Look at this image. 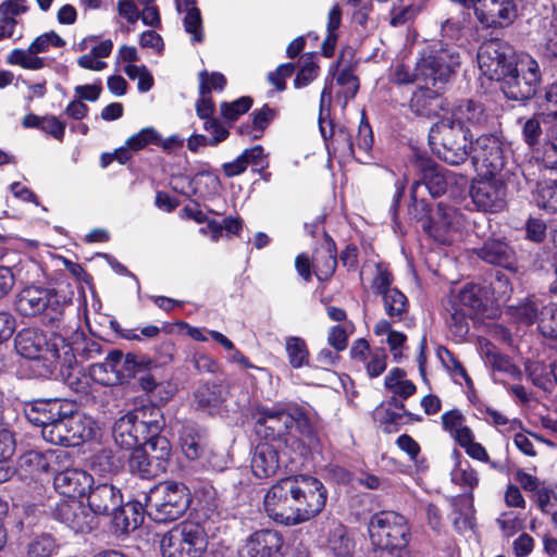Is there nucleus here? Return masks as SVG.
<instances>
[{"mask_svg": "<svg viewBox=\"0 0 557 557\" xmlns=\"http://www.w3.org/2000/svg\"><path fill=\"white\" fill-rule=\"evenodd\" d=\"M327 549L333 557H350L352 555L354 543L344 525L337 523L330 531Z\"/></svg>", "mask_w": 557, "mask_h": 557, "instance_id": "obj_38", "label": "nucleus"}, {"mask_svg": "<svg viewBox=\"0 0 557 557\" xmlns=\"http://www.w3.org/2000/svg\"><path fill=\"white\" fill-rule=\"evenodd\" d=\"M536 205L549 213L557 212V183L545 181L537 184L534 196Z\"/></svg>", "mask_w": 557, "mask_h": 557, "instance_id": "obj_48", "label": "nucleus"}, {"mask_svg": "<svg viewBox=\"0 0 557 557\" xmlns=\"http://www.w3.org/2000/svg\"><path fill=\"white\" fill-rule=\"evenodd\" d=\"M207 547L208 536L205 528L193 521L175 524L160 540L162 557H201Z\"/></svg>", "mask_w": 557, "mask_h": 557, "instance_id": "obj_8", "label": "nucleus"}, {"mask_svg": "<svg viewBox=\"0 0 557 557\" xmlns=\"http://www.w3.org/2000/svg\"><path fill=\"white\" fill-rule=\"evenodd\" d=\"M479 351L484 359L485 364L494 372L504 373L511 377L519 375L518 368L509 360L508 357L498 352L497 348L487 339H479Z\"/></svg>", "mask_w": 557, "mask_h": 557, "instance_id": "obj_34", "label": "nucleus"}, {"mask_svg": "<svg viewBox=\"0 0 557 557\" xmlns=\"http://www.w3.org/2000/svg\"><path fill=\"white\" fill-rule=\"evenodd\" d=\"M471 153L479 176L506 177L510 149L500 138L493 135L479 137Z\"/></svg>", "mask_w": 557, "mask_h": 557, "instance_id": "obj_14", "label": "nucleus"}, {"mask_svg": "<svg viewBox=\"0 0 557 557\" xmlns=\"http://www.w3.org/2000/svg\"><path fill=\"white\" fill-rule=\"evenodd\" d=\"M159 140V134L153 127H146L134 134L126 140V146L132 151H138L147 147L149 144Z\"/></svg>", "mask_w": 557, "mask_h": 557, "instance_id": "obj_56", "label": "nucleus"}, {"mask_svg": "<svg viewBox=\"0 0 557 557\" xmlns=\"http://www.w3.org/2000/svg\"><path fill=\"white\" fill-rule=\"evenodd\" d=\"M289 476L278 480L263 497L265 513L273 521L284 525H296L295 507Z\"/></svg>", "mask_w": 557, "mask_h": 557, "instance_id": "obj_19", "label": "nucleus"}, {"mask_svg": "<svg viewBox=\"0 0 557 557\" xmlns=\"http://www.w3.org/2000/svg\"><path fill=\"white\" fill-rule=\"evenodd\" d=\"M184 27L191 35L193 41L201 42L203 40L202 21L200 11L197 8H190L186 11Z\"/></svg>", "mask_w": 557, "mask_h": 557, "instance_id": "obj_55", "label": "nucleus"}, {"mask_svg": "<svg viewBox=\"0 0 557 557\" xmlns=\"http://www.w3.org/2000/svg\"><path fill=\"white\" fill-rule=\"evenodd\" d=\"M139 366L134 354L111 350L102 362L89 367V376L103 386H115L134 377Z\"/></svg>", "mask_w": 557, "mask_h": 557, "instance_id": "obj_16", "label": "nucleus"}, {"mask_svg": "<svg viewBox=\"0 0 557 557\" xmlns=\"http://www.w3.org/2000/svg\"><path fill=\"white\" fill-rule=\"evenodd\" d=\"M539 330L545 337H557V305L542 306Z\"/></svg>", "mask_w": 557, "mask_h": 557, "instance_id": "obj_50", "label": "nucleus"}, {"mask_svg": "<svg viewBox=\"0 0 557 557\" xmlns=\"http://www.w3.org/2000/svg\"><path fill=\"white\" fill-rule=\"evenodd\" d=\"M16 351L28 359L42 362L44 374H52L57 368H71L75 360V355L67 341L58 334H52L49 338L38 329H24L15 337Z\"/></svg>", "mask_w": 557, "mask_h": 557, "instance_id": "obj_3", "label": "nucleus"}, {"mask_svg": "<svg viewBox=\"0 0 557 557\" xmlns=\"http://www.w3.org/2000/svg\"><path fill=\"white\" fill-rule=\"evenodd\" d=\"M66 401L59 398L35 400L26 406L25 416L32 424L44 430L47 425H51L60 414H64L62 409Z\"/></svg>", "mask_w": 557, "mask_h": 557, "instance_id": "obj_28", "label": "nucleus"}, {"mask_svg": "<svg viewBox=\"0 0 557 557\" xmlns=\"http://www.w3.org/2000/svg\"><path fill=\"white\" fill-rule=\"evenodd\" d=\"M542 74L537 61L521 54L502 82L504 95L511 100L524 101L535 96Z\"/></svg>", "mask_w": 557, "mask_h": 557, "instance_id": "obj_12", "label": "nucleus"}, {"mask_svg": "<svg viewBox=\"0 0 557 557\" xmlns=\"http://www.w3.org/2000/svg\"><path fill=\"white\" fill-rule=\"evenodd\" d=\"M539 114L546 117H557V83L549 85L544 95L537 98Z\"/></svg>", "mask_w": 557, "mask_h": 557, "instance_id": "obj_52", "label": "nucleus"}, {"mask_svg": "<svg viewBox=\"0 0 557 557\" xmlns=\"http://www.w3.org/2000/svg\"><path fill=\"white\" fill-rule=\"evenodd\" d=\"M460 65V55L455 47L432 49L416 64L414 71L404 63H396L391 79L398 85L418 83L436 86L446 84Z\"/></svg>", "mask_w": 557, "mask_h": 557, "instance_id": "obj_2", "label": "nucleus"}, {"mask_svg": "<svg viewBox=\"0 0 557 557\" xmlns=\"http://www.w3.org/2000/svg\"><path fill=\"white\" fill-rule=\"evenodd\" d=\"M66 458L67 453L60 449L28 450L18 458L17 471L21 476L37 479L44 473L58 471L60 461Z\"/></svg>", "mask_w": 557, "mask_h": 557, "instance_id": "obj_22", "label": "nucleus"}, {"mask_svg": "<svg viewBox=\"0 0 557 557\" xmlns=\"http://www.w3.org/2000/svg\"><path fill=\"white\" fill-rule=\"evenodd\" d=\"M536 158L547 169H557V123L546 133L541 149L536 152Z\"/></svg>", "mask_w": 557, "mask_h": 557, "instance_id": "obj_46", "label": "nucleus"}, {"mask_svg": "<svg viewBox=\"0 0 557 557\" xmlns=\"http://www.w3.org/2000/svg\"><path fill=\"white\" fill-rule=\"evenodd\" d=\"M145 512L147 507L145 508L140 502H127L114 511L112 523L116 531L128 533L141 524Z\"/></svg>", "mask_w": 557, "mask_h": 557, "instance_id": "obj_33", "label": "nucleus"}, {"mask_svg": "<svg viewBox=\"0 0 557 557\" xmlns=\"http://www.w3.org/2000/svg\"><path fill=\"white\" fill-rule=\"evenodd\" d=\"M471 9L484 27H507L518 17L517 0H474Z\"/></svg>", "mask_w": 557, "mask_h": 557, "instance_id": "obj_21", "label": "nucleus"}, {"mask_svg": "<svg viewBox=\"0 0 557 557\" xmlns=\"http://www.w3.org/2000/svg\"><path fill=\"white\" fill-rule=\"evenodd\" d=\"M540 116L541 115L537 113V115L528 119L522 126L523 139L530 147H533L539 143L540 135L542 134Z\"/></svg>", "mask_w": 557, "mask_h": 557, "instance_id": "obj_61", "label": "nucleus"}, {"mask_svg": "<svg viewBox=\"0 0 557 557\" xmlns=\"http://www.w3.org/2000/svg\"><path fill=\"white\" fill-rule=\"evenodd\" d=\"M442 117L453 120L456 126L462 125L468 128L469 125L482 124L485 121V113L480 102L461 100L454 104L449 111H445Z\"/></svg>", "mask_w": 557, "mask_h": 557, "instance_id": "obj_30", "label": "nucleus"}, {"mask_svg": "<svg viewBox=\"0 0 557 557\" xmlns=\"http://www.w3.org/2000/svg\"><path fill=\"white\" fill-rule=\"evenodd\" d=\"M164 425L159 407L143 406L120 417L112 426V436L117 446L129 450L141 445L148 434L160 433Z\"/></svg>", "mask_w": 557, "mask_h": 557, "instance_id": "obj_5", "label": "nucleus"}, {"mask_svg": "<svg viewBox=\"0 0 557 557\" xmlns=\"http://www.w3.org/2000/svg\"><path fill=\"white\" fill-rule=\"evenodd\" d=\"M144 445H141L149 455L158 462L159 466H162V469L165 471L166 462L171 456V445L169 440L165 436L160 435V433L148 434L147 440L143 441Z\"/></svg>", "mask_w": 557, "mask_h": 557, "instance_id": "obj_43", "label": "nucleus"}, {"mask_svg": "<svg viewBox=\"0 0 557 557\" xmlns=\"http://www.w3.org/2000/svg\"><path fill=\"white\" fill-rule=\"evenodd\" d=\"M385 313L393 320H401L407 312V297L397 288L382 295Z\"/></svg>", "mask_w": 557, "mask_h": 557, "instance_id": "obj_47", "label": "nucleus"}, {"mask_svg": "<svg viewBox=\"0 0 557 557\" xmlns=\"http://www.w3.org/2000/svg\"><path fill=\"white\" fill-rule=\"evenodd\" d=\"M87 491V505L94 516H112L123 504L121 490L112 483L94 482Z\"/></svg>", "mask_w": 557, "mask_h": 557, "instance_id": "obj_24", "label": "nucleus"}, {"mask_svg": "<svg viewBox=\"0 0 557 557\" xmlns=\"http://www.w3.org/2000/svg\"><path fill=\"white\" fill-rule=\"evenodd\" d=\"M506 177L479 176L471 186V198L479 210L498 212L506 206Z\"/></svg>", "mask_w": 557, "mask_h": 557, "instance_id": "obj_20", "label": "nucleus"}, {"mask_svg": "<svg viewBox=\"0 0 557 557\" xmlns=\"http://www.w3.org/2000/svg\"><path fill=\"white\" fill-rule=\"evenodd\" d=\"M256 432L270 442L292 447L312 448L318 444L314 425L305 408L297 405L259 407L253 413ZM280 444L263 442L256 446L251 471L259 479H267L280 468Z\"/></svg>", "mask_w": 557, "mask_h": 557, "instance_id": "obj_1", "label": "nucleus"}, {"mask_svg": "<svg viewBox=\"0 0 557 557\" xmlns=\"http://www.w3.org/2000/svg\"><path fill=\"white\" fill-rule=\"evenodd\" d=\"M385 387L395 396L406 399L416 393V385L406 377V372L399 368L389 371L385 376Z\"/></svg>", "mask_w": 557, "mask_h": 557, "instance_id": "obj_41", "label": "nucleus"}, {"mask_svg": "<svg viewBox=\"0 0 557 557\" xmlns=\"http://www.w3.org/2000/svg\"><path fill=\"white\" fill-rule=\"evenodd\" d=\"M203 128L208 132L211 137L209 138V145L215 146L223 141L228 136V131L216 119L210 117L205 121Z\"/></svg>", "mask_w": 557, "mask_h": 557, "instance_id": "obj_63", "label": "nucleus"}, {"mask_svg": "<svg viewBox=\"0 0 557 557\" xmlns=\"http://www.w3.org/2000/svg\"><path fill=\"white\" fill-rule=\"evenodd\" d=\"M196 112L201 120H208L212 117L214 113V103L211 95L207 94V87L202 82V86H199V98L196 102Z\"/></svg>", "mask_w": 557, "mask_h": 557, "instance_id": "obj_60", "label": "nucleus"}, {"mask_svg": "<svg viewBox=\"0 0 557 557\" xmlns=\"http://www.w3.org/2000/svg\"><path fill=\"white\" fill-rule=\"evenodd\" d=\"M70 301L69 297L53 288L30 285L17 294L15 308L22 315L41 314L49 322H55L63 315Z\"/></svg>", "mask_w": 557, "mask_h": 557, "instance_id": "obj_10", "label": "nucleus"}, {"mask_svg": "<svg viewBox=\"0 0 557 557\" xmlns=\"http://www.w3.org/2000/svg\"><path fill=\"white\" fill-rule=\"evenodd\" d=\"M54 516L76 533L89 532L96 523L95 516L75 498L58 504Z\"/></svg>", "mask_w": 557, "mask_h": 557, "instance_id": "obj_25", "label": "nucleus"}, {"mask_svg": "<svg viewBox=\"0 0 557 557\" xmlns=\"http://www.w3.org/2000/svg\"><path fill=\"white\" fill-rule=\"evenodd\" d=\"M456 300L460 307L475 311L487 300V290L478 284H466L458 292Z\"/></svg>", "mask_w": 557, "mask_h": 557, "instance_id": "obj_44", "label": "nucleus"}, {"mask_svg": "<svg viewBox=\"0 0 557 557\" xmlns=\"http://www.w3.org/2000/svg\"><path fill=\"white\" fill-rule=\"evenodd\" d=\"M295 65L293 63L281 64L274 72L268 74V81L278 91H283L286 87L285 79L293 74Z\"/></svg>", "mask_w": 557, "mask_h": 557, "instance_id": "obj_64", "label": "nucleus"}, {"mask_svg": "<svg viewBox=\"0 0 557 557\" xmlns=\"http://www.w3.org/2000/svg\"><path fill=\"white\" fill-rule=\"evenodd\" d=\"M476 58L481 74L491 81L503 82L515 64L510 48L499 39L484 41L479 48Z\"/></svg>", "mask_w": 557, "mask_h": 557, "instance_id": "obj_17", "label": "nucleus"}, {"mask_svg": "<svg viewBox=\"0 0 557 557\" xmlns=\"http://www.w3.org/2000/svg\"><path fill=\"white\" fill-rule=\"evenodd\" d=\"M239 557H284V539L275 530L264 529L251 533L238 550Z\"/></svg>", "mask_w": 557, "mask_h": 557, "instance_id": "obj_23", "label": "nucleus"}, {"mask_svg": "<svg viewBox=\"0 0 557 557\" xmlns=\"http://www.w3.org/2000/svg\"><path fill=\"white\" fill-rule=\"evenodd\" d=\"M145 512L147 507L145 508L140 502H127L114 511L112 523L116 531L128 533L141 524Z\"/></svg>", "mask_w": 557, "mask_h": 557, "instance_id": "obj_32", "label": "nucleus"}, {"mask_svg": "<svg viewBox=\"0 0 557 557\" xmlns=\"http://www.w3.org/2000/svg\"><path fill=\"white\" fill-rule=\"evenodd\" d=\"M28 11L27 0H4L0 3V22L11 23L15 29L20 16Z\"/></svg>", "mask_w": 557, "mask_h": 557, "instance_id": "obj_51", "label": "nucleus"}, {"mask_svg": "<svg viewBox=\"0 0 557 557\" xmlns=\"http://www.w3.org/2000/svg\"><path fill=\"white\" fill-rule=\"evenodd\" d=\"M289 482L297 524L312 519L322 511L326 504L327 492L320 480L311 475L298 474L290 475Z\"/></svg>", "mask_w": 557, "mask_h": 557, "instance_id": "obj_11", "label": "nucleus"}, {"mask_svg": "<svg viewBox=\"0 0 557 557\" xmlns=\"http://www.w3.org/2000/svg\"><path fill=\"white\" fill-rule=\"evenodd\" d=\"M120 337L127 341H141L143 338H153L159 335L160 329L156 325H146L137 332L133 329H117L114 327Z\"/></svg>", "mask_w": 557, "mask_h": 557, "instance_id": "obj_59", "label": "nucleus"}, {"mask_svg": "<svg viewBox=\"0 0 557 557\" xmlns=\"http://www.w3.org/2000/svg\"><path fill=\"white\" fill-rule=\"evenodd\" d=\"M445 84L436 86L421 84L412 94L409 108L417 114L422 116L437 115L440 110H444V100L440 95V90Z\"/></svg>", "mask_w": 557, "mask_h": 557, "instance_id": "obj_27", "label": "nucleus"}, {"mask_svg": "<svg viewBox=\"0 0 557 557\" xmlns=\"http://www.w3.org/2000/svg\"><path fill=\"white\" fill-rule=\"evenodd\" d=\"M222 388L215 384L200 385L195 392V401L198 407L213 413L223 403Z\"/></svg>", "mask_w": 557, "mask_h": 557, "instance_id": "obj_42", "label": "nucleus"}, {"mask_svg": "<svg viewBox=\"0 0 557 557\" xmlns=\"http://www.w3.org/2000/svg\"><path fill=\"white\" fill-rule=\"evenodd\" d=\"M62 411L51 425L41 430L46 442L62 446H77L81 443L94 437L95 422L75 409V405L66 401Z\"/></svg>", "mask_w": 557, "mask_h": 557, "instance_id": "obj_7", "label": "nucleus"}, {"mask_svg": "<svg viewBox=\"0 0 557 557\" xmlns=\"http://www.w3.org/2000/svg\"><path fill=\"white\" fill-rule=\"evenodd\" d=\"M369 533L375 547L405 548L409 543L407 521L395 511L375 513L370 520Z\"/></svg>", "mask_w": 557, "mask_h": 557, "instance_id": "obj_15", "label": "nucleus"}, {"mask_svg": "<svg viewBox=\"0 0 557 557\" xmlns=\"http://www.w3.org/2000/svg\"><path fill=\"white\" fill-rule=\"evenodd\" d=\"M65 46V41L54 32H48L36 37L26 48H15L10 51L5 58L9 65L20 66L24 70L38 71L46 66L45 58L39 53H45L51 47L61 48Z\"/></svg>", "mask_w": 557, "mask_h": 557, "instance_id": "obj_18", "label": "nucleus"}, {"mask_svg": "<svg viewBox=\"0 0 557 557\" xmlns=\"http://www.w3.org/2000/svg\"><path fill=\"white\" fill-rule=\"evenodd\" d=\"M422 178V183L419 181L414 182L421 185L418 189V194L420 193V189L425 188L432 197H438L446 191L449 175L436 166H429L424 169Z\"/></svg>", "mask_w": 557, "mask_h": 557, "instance_id": "obj_40", "label": "nucleus"}, {"mask_svg": "<svg viewBox=\"0 0 557 557\" xmlns=\"http://www.w3.org/2000/svg\"><path fill=\"white\" fill-rule=\"evenodd\" d=\"M455 467L451 470V481L463 487L473 490L479 484L478 472L472 468L468 460H461V454L454 451Z\"/></svg>", "mask_w": 557, "mask_h": 557, "instance_id": "obj_39", "label": "nucleus"}, {"mask_svg": "<svg viewBox=\"0 0 557 557\" xmlns=\"http://www.w3.org/2000/svg\"><path fill=\"white\" fill-rule=\"evenodd\" d=\"M274 117V111L268 106H263L259 111L255 112L252 119L251 137L258 139L262 136L263 131Z\"/></svg>", "mask_w": 557, "mask_h": 557, "instance_id": "obj_58", "label": "nucleus"}, {"mask_svg": "<svg viewBox=\"0 0 557 557\" xmlns=\"http://www.w3.org/2000/svg\"><path fill=\"white\" fill-rule=\"evenodd\" d=\"M469 128L456 126L453 120L441 117L430 129L429 140L434 153L450 165L463 163L472 152Z\"/></svg>", "mask_w": 557, "mask_h": 557, "instance_id": "obj_6", "label": "nucleus"}, {"mask_svg": "<svg viewBox=\"0 0 557 557\" xmlns=\"http://www.w3.org/2000/svg\"><path fill=\"white\" fill-rule=\"evenodd\" d=\"M131 450L132 453L128 458V466L133 473H136L141 478H153L164 472L162 466H159L141 445L136 446Z\"/></svg>", "mask_w": 557, "mask_h": 557, "instance_id": "obj_35", "label": "nucleus"}, {"mask_svg": "<svg viewBox=\"0 0 557 557\" xmlns=\"http://www.w3.org/2000/svg\"><path fill=\"white\" fill-rule=\"evenodd\" d=\"M284 347L289 366L300 369L309 364L310 352L306 341L300 336H286Z\"/></svg>", "mask_w": 557, "mask_h": 557, "instance_id": "obj_36", "label": "nucleus"}, {"mask_svg": "<svg viewBox=\"0 0 557 557\" xmlns=\"http://www.w3.org/2000/svg\"><path fill=\"white\" fill-rule=\"evenodd\" d=\"M147 513L157 522L178 519L189 506L188 488L183 483L162 482L145 497Z\"/></svg>", "mask_w": 557, "mask_h": 557, "instance_id": "obj_9", "label": "nucleus"}, {"mask_svg": "<svg viewBox=\"0 0 557 557\" xmlns=\"http://www.w3.org/2000/svg\"><path fill=\"white\" fill-rule=\"evenodd\" d=\"M331 139L327 143L329 150L339 159L346 162L354 158L360 163H369L372 160L373 134L371 126L361 121L357 135L356 146L352 143L351 135L345 127L334 128L330 123Z\"/></svg>", "mask_w": 557, "mask_h": 557, "instance_id": "obj_13", "label": "nucleus"}, {"mask_svg": "<svg viewBox=\"0 0 557 557\" xmlns=\"http://www.w3.org/2000/svg\"><path fill=\"white\" fill-rule=\"evenodd\" d=\"M483 261L500 265L508 270H516V257L512 248L500 239H488L482 247L473 250Z\"/></svg>", "mask_w": 557, "mask_h": 557, "instance_id": "obj_29", "label": "nucleus"}, {"mask_svg": "<svg viewBox=\"0 0 557 557\" xmlns=\"http://www.w3.org/2000/svg\"><path fill=\"white\" fill-rule=\"evenodd\" d=\"M55 548L52 536L42 534L36 536L28 545L26 557H50Z\"/></svg>", "mask_w": 557, "mask_h": 557, "instance_id": "obj_54", "label": "nucleus"}, {"mask_svg": "<svg viewBox=\"0 0 557 557\" xmlns=\"http://www.w3.org/2000/svg\"><path fill=\"white\" fill-rule=\"evenodd\" d=\"M336 256L335 251L327 244L326 247L317 249L312 257V269L320 281L330 278L336 269Z\"/></svg>", "mask_w": 557, "mask_h": 557, "instance_id": "obj_37", "label": "nucleus"}, {"mask_svg": "<svg viewBox=\"0 0 557 557\" xmlns=\"http://www.w3.org/2000/svg\"><path fill=\"white\" fill-rule=\"evenodd\" d=\"M419 183L411 185V200L409 214L421 223L423 231L434 240L441 244H450L460 236L465 226V216L455 208L440 202L434 211H431L424 199H418Z\"/></svg>", "mask_w": 557, "mask_h": 557, "instance_id": "obj_4", "label": "nucleus"}, {"mask_svg": "<svg viewBox=\"0 0 557 557\" xmlns=\"http://www.w3.org/2000/svg\"><path fill=\"white\" fill-rule=\"evenodd\" d=\"M53 480L55 491L69 498L84 496L88 487L94 484V478L85 470L67 468L62 471H55Z\"/></svg>", "mask_w": 557, "mask_h": 557, "instance_id": "obj_26", "label": "nucleus"}, {"mask_svg": "<svg viewBox=\"0 0 557 557\" xmlns=\"http://www.w3.org/2000/svg\"><path fill=\"white\" fill-rule=\"evenodd\" d=\"M317 75L318 66L314 64L311 58H306L300 71L296 75L294 85L296 88L305 87L310 84L317 77Z\"/></svg>", "mask_w": 557, "mask_h": 557, "instance_id": "obj_62", "label": "nucleus"}, {"mask_svg": "<svg viewBox=\"0 0 557 557\" xmlns=\"http://www.w3.org/2000/svg\"><path fill=\"white\" fill-rule=\"evenodd\" d=\"M180 445L184 455L195 460L202 454L201 437L198 430L193 425H184L180 431Z\"/></svg>", "mask_w": 557, "mask_h": 557, "instance_id": "obj_45", "label": "nucleus"}, {"mask_svg": "<svg viewBox=\"0 0 557 557\" xmlns=\"http://www.w3.org/2000/svg\"><path fill=\"white\" fill-rule=\"evenodd\" d=\"M540 307V304L535 299H527L512 308V315L519 323L524 325H531L534 322L539 323Z\"/></svg>", "mask_w": 557, "mask_h": 557, "instance_id": "obj_49", "label": "nucleus"}, {"mask_svg": "<svg viewBox=\"0 0 557 557\" xmlns=\"http://www.w3.org/2000/svg\"><path fill=\"white\" fill-rule=\"evenodd\" d=\"M145 512L147 507L145 508L140 502H127L114 511L112 523L116 531L128 533L141 524Z\"/></svg>", "mask_w": 557, "mask_h": 557, "instance_id": "obj_31", "label": "nucleus"}, {"mask_svg": "<svg viewBox=\"0 0 557 557\" xmlns=\"http://www.w3.org/2000/svg\"><path fill=\"white\" fill-rule=\"evenodd\" d=\"M252 104L249 97H242L233 102H222L220 107L221 115L230 121H236L242 114L246 113Z\"/></svg>", "mask_w": 557, "mask_h": 557, "instance_id": "obj_53", "label": "nucleus"}, {"mask_svg": "<svg viewBox=\"0 0 557 557\" xmlns=\"http://www.w3.org/2000/svg\"><path fill=\"white\" fill-rule=\"evenodd\" d=\"M387 354L383 348L372 349L367 358L366 370L369 376L376 377L386 369Z\"/></svg>", "mask_w": 557, "mask_h": 557, "instance_id": "obj_57", "label": "nucleus"}]
</instances>
